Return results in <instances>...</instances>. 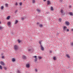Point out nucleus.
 Masks as SVG:
<instances>
[{
    "label": "nucleus",
    "instance_id": "nucleus-1",
    "mask_svg": "<svg viewBox=\"0 0 73 73\" xmlns=\"http://www.w3.org/2000/svg\"><path fill=\"white\" fill-rule=\"evenodd\" d=\"M41 42H42V40H40L39 42V43L40 44V49L41 50H42V51H43V50H44V48L42 46V44H41Z\"/></svg>",
    "mask_w": 73,
    "mask_h": 73
},
{
    "label": "nucleus",
    "instance_id": "nucleus-2",
    "mask_svg": "<svg viewBox=\"0 0 73 73\" xmlns=\"http://www.w3.org/2000/svg\"><path fill=\"white\" fill-rule=\"evenodd\" d=\"M14 49L15 50H18V46L16 45H15L14 46Z\"/></svg>",
    "mask_w": 73,
    "mask_h": 73
},
{
    "label": "nucleus",
    "instance_id": "nucleus-3",
    "mask_svg": "<svg viewBox=\"0 0 73 73\" xmlns=\"http://www.w3.org/2000/svg\"><path fill=\"white\" fill-rule=\"evenodd\" d=\"M7 25L10 28L11 27V22L10 21L8 22L7 23Z\"/></svg>",
    "mask_w": 73,
    "mask_h": 73
},
{
    "label": "nucleus",
    "instance_id": "nucleus-4",
    "mask_svg": "<svg viewBox=\"0 0 73 73\" xmlns=\"http://www.w3.org/2000/svg\"><path fill=\"white\" fill-rule=\"evenodd\" d=\"M33 58H35L34 60V61L35 62H36L37 61V56H33Z\"/></svg>",
    "mask_w": 73,
    "mask_h": 73
},
{
    "label": "nucleus",
    "instance_id": "nucleus-5",
    "mask_svg": "<svg viewBox=\"0 0 73 73\" xmlns=\"http://www.w3.org/2000/svg\"><path fill=\"white\" fill-rule=\"evenodd\" d=\"M28 51H30L31 52H33L34 51V50L32 48H29L28 49Z\"/></svg>",
    "mask_w": 73,
    "mask_h": 73
},
{
    "label": "nucleus",
    "instance_id": "nucleus-6",
    "mask_svg": "<svg viewBox=\"0 0 73 73\" xmlns=\"http://www.w3.org/2000/svg\"><path fill=\"white\" fill-rule=\"evenodd\" d=\"M66 28H67V27L66 26H64L63 28V29L64 31H66Z\"/></svg>",
    "mask_w": 73,
    "mask_h": 73
},
{
    "label": "nucleus",
    "instance_id": "nucleus-7",
    "mask_svg": "<svg viewBox=\"0 0 73 73\" xmlns=\"http://www.w3.org/2000/svg\"><path fill=\"white\" fill-rule=\"evenodd\" d=\"M26 66L27 68H29L30 67V65L29 64H26Z\"/></svg>",
    "mask_w": 73,
    "mask_h": 73
},
{
    "label": "nucleus",
    "instance_id": "nucleus-8",
    "mask_svg": "<svg viewBox=\"0 0 73 73\" xmlns=\"http://www.w3.org/2000/svg\"><path fill=\"white\" fill-rule=\"evenodd\" d=\"M65 23L67 25H69V24H70V23H69V22L68 21H66L65 22Z\"/></svg>",
    "mask_w": 73,
    "mask_h": 73
},
{
    "label": "nucleus",
    "instance_id": "nucleus-9",
    "mask_svg": "<svg viewBox=\"0 0 73 73\" xmlns=\"http://www.w3.org/2000/svg\"><path fill=\"white\" fill-rule=\"evenodd\" d=\"M0 64L1 65H3V66L4 65V63L3 61H1L0 62Z\"/></svg>",
    "mask_w": 73,
    "mask_h": 73
},
{
    "label": "nucleus",
    "instance_id": "nucleus-10",
    "mask_svg": "<svg viewBox=\"0 0 73 73\" xmlns=\"http://www.w3.org/2000/svg\"><path fill=\"white\" fill-rule=\"evenodd\" d=\"M23 58L24 60H25L27 58V57L23 55Z\"/></svg>",
    "mask_w": 73,
    "mask_h": 73
},
{
    "label": "nucleus",
    "instance_id": "nucleus-11",
    "mask_svg": "<svg viewBox=\"0 0 73 73\" xmlns=\"http://www.w3.org/2000/svg\"><path fill=\"white\" fill-rule=\"evenodd\" d=\"M47 4L48 5H50V4H51V3H50V2L49 1H48Z\"/></svg>",
    "mask_w": 73,
    "mask_h": 73
},
{
    "label": "nucleus",
    "instance_id": "nucleus-12",
    "mask_svg": "<svg viewBox=\"0 0 73 73\" xmlns=\"http://www.w3.org/2000/svg\"><path fill=\"white\" fill-rule=\"evenodd\" d=\"M69 14L70 15V16H73V13L72 12H70L69 13Z\"/></svg>",
    "mask_w": 73,
    "mask_h": 73
},
{
    "label": "nucleus",
    "instance_id": "nucleus-13",
    "mask_svg": "<svg viewBox=\"0 0 73 73\" xmlns=\"http://www.w3.org/2000/svg\"><path fill=\"white\" fill-rule=\"evenodd\" d=\"M66 56L68 57V58H70V56L69 54H66Z\"/></svg>",
    "mask_w": 73,
    "mask_h": 73
},
{
    "label": "nucleus",
    "instance_id": "nucleus-14",
    "mask_svg": "<svg viewBox=\"0 0 73 73\" xmlns=\"http://www.w3.org/2000/svg\"><path fill=\"white\" fill-rule=\"evenodd\" d=\"M18 21L17 20H16L15 21V24H17L18 23Z\"/></svg>",
    "mask_w": 73,
    "mask_h": 73
},
{
    "label": "nucleus",
    "instance_id": "nucleus-15",
    "mask_svg": "<svg viewBox=\"0 0 73 73\" xmlns=\"http://www.w3.org/2000/svg\"><path fill=\"white\" fill-rule=\"evenodd\" d=\"M12 62H15V58H13L12 59Z\"/></svg>",
    "mask_w": 73,
    "mask_h": 73
},
{
    "label": "nucleus",
    "instance_id": "nucleus-16",
    "mask_svg": "<svg viewBox=\"0 0 73 73\" xmlns=\"http://www.w3.org/2000/svg\"><path fill=\"white\" fill-rule=\"evenodd\" d=\"M32 2L33 4L35 3V0H32Z\"/></svg>",
    "mask_w": 73,
    "mask_h": 73
},
{
    "label": "nucleus",
    "instance_id": "nucleus-17",
    "mask_svg": "<svg viewBox=\"0 0 73 73\" xmlns=\"http://www.w3.org/2000/svg\"><path fill=\"white\" fill-rule=\"evenodd\" d=\"M58 21L59 22H61V21H62V19L60 18L59 19Z\"/></svg>",
    "mask_w": 73,
    "mask_h": 73
},
{
    "label": "nucleus",
    "instance_id": "nucleus-18",
    "mask_svg": "<svg viewBox=\"0 0 73 73\" xmlns=\"http://www.w3.org/2000/svg\"><path fill=\"white\" fill-rule=\"evenodd\" d=\"M50 9L51 11H54V9H53V7H51L50 8Z\"/></svg>",
    "mask_w": 73,
    "mask_h": 73
},
{
    "label": "nucleus",
    "instance_id": "nucleus-19",
    "mask_svg": "<svg viewBox=\"0 0 73 73\" xmlns=\"http://www.w3.org/2000/svg\"><path fill=\"white\" fill-rule=\"evenodd\" d=\"M36 11H37L38 12H40V11H41V10L38 9H36Z\"/></svg>",
    "mask_w": 73,
    "mask_h": 73
},
{
    "label": "nucleus",
    "instance_id": "nucleus-20",
    "mask_svg": "<svg viewBox=\"0 0 73 73\" xmlns=\"http://www.w3.org/2000/svg\"><path fill=\"white\" fill-rule=\"evenodd\" d=\"M9 19H10V16H8L7 17V20H9Z\"/></svg>",
    "mask_w": 73,
    "mask_h": 73
},
{
    "label": "nucleus",
    "instance_id": "nucleus-21",
    "mask_svg": "<svg viewBox=\"0 0 73 73\" xmlns=\"http://www.w3.org/2000/svg\"><path fill=\"white\" fill-rule=\"evenodd\" d=\"M3 8H4V6H2L1 7V10H2V9H3Z\"/></svg>",
    "mask_w": 73,
    "mask_h": 73
},
{
    "label": "nucleus",
    "instance_id": "nucleus-22",
    "mask_svg": "<svg viewBox=\"0 0 73 73\" xmlns=\"http://www.w3.org/2000/svg\"><path fill=\"white\" fill-rule=\"evenodd\" d=\"M5 5L6 7H8V4H7V3L5 4Z\"/></svg>",
    "mask_w": 73,
    "mask_h": 73
},
{
    "label": "nucleus",
    "instance_id": "nucleus-23",
    "mask_svg": "<svg viewBox=\"0 0 73 73\" xmlns=\"http://www.w3.org/2000/svg\"><path fill=\"white\" fill-rule=\"evenodd\" d=\"M3 29V27L1 26H0V30H1V29Z\"/></svg>",
    "mask_w": 73,
    "mask_h": 73
},
{
    "label": "nucleus",
    "instance_id": "nucleus-24",
    "mask_svg": "<svg viewBox=\"0 0 73 73\" xmlns=\"http://www.w3.org/2000/svg\"><path fill=\"white\" fill-rule=\"evenodd\" d=\"M38 70H37V68L35 69V71L36 72H37Z\"/></svg>",
    "mask_w": 73,
    "mask_h": 73
},
{
    "label": "nucleus",
    "instance_id": "nucleus-25",
    "mask_svg": "<svg viewBox=\"0 0 73 73\" xmlns=\"http://www.w3.org/2000/svg\"><path fill=\"white\" fill-rule=\"evenodd\" d=\"M19 5H20V6H21V5H22V2H20V3H19Z\"/></svg>",
    "mask_w": 73,
    "mask_h": 73
},
{
    "label": "nucleus",
    "instance_id": "nucleus-26",
    "mask_svg": "<svg viewBox=\"0 0 73 73\" xmlns=\"http://www.w3.org/2000/svg\"><path fill=\"white\" fill-rule=\"evenodd\" d=\"M4 68L5 70H7V67H4Z\"/></svg>",
    "mask_w": 73,
    "mask_h": 73
},
{
    "label": "nucleus",
    "instance_id": "nucleus-27",
    "mask_svg": "<svg viewBox=\"0 0 73 73\" xmlns=\"http://www.w3.org/2000/svg\"><path fill=\"white\" fill-rule=\"evenodd\" d=\"M15 5H16V6L18 5V3H17L16 2L15 3Z\"/></svg>",
    "mask_w": 73,
    "mask_h": 73
},
{
    "label": "nucleus",
    "instance_id": "nucleus-28",
    "mask_svg": "<svg viewBox=\"0 0 73 73\" xmlns=\"http://www.w3.org/2000/svg\"><path fill=\"white\" fill-rule=\"evenodd\" d=\"M17 41L19 43H20V42H21V41H20L19 40H18Z\"/></svg>",
    "mask_w": 73,
    "mask_h": 73
},
{
    "label": "nucleus",
    "instance_id": "nucleus-29",
    "mask_svg": "<svg viewBox=\"0 0 73 73\" xmlns=\"http://www.w3.org/2000/svg\"><path fill=\"white\" fill-rule=\"evenodd\" d=\"M38 57L39 59H41L42 58V57L41 56H38Z\"/></svg>",
    "mask_w": 73,
    "mask_h": 73
},
{
    "label": "nucleus",
    "instance_id": "nucleus-30",
    "mask_svg": "<svg viewBox=\"0 0 73 73\" xmlns=\"http://www.w3.org/2000/svg\"><path fill=\"white\" fill-rule=\"evenodd\" d=\"M61 13H64V11H63V10H61Z\"/></svg>",
    "mask_w": 73,
    "mask_h": 73
},
{
    "label": "nucleus",
    "instance_id": "nucleus-31",
    "mask_svg": "<svg viewBox=\"0 0 73 73\" xmlns=\"http://www.w3.org/2000/svg\"><path fill=\"white\" fill-rule=\"evenodd\" d=\"M2 69V66H1L0 65V69L1 70V69Z\"/></svg>",
    "mask_w": 73,
    "mask_h": 73
},
{
    "label": "nucleus",
    "instance_id": "nucleus-32",
    "mask_svg": "<svg viewBox=\"0 0 73 73\" xmlns=\"http://www.w3.org/2000/svg\"><path fill=\"white\" fill-rule=\"evenodd\" d=\"M39 27H42V24H40L39 25Z\"/></svg>",
    "mask_w": 73,
    "mask_h": 73
},
{
    "label": "nucleus",
    "instance_id": "nucleus-33",
    "mask_svg": "<svg viewBox=\"0 0 73 73\" xmlns=\"http://www.w3.org/2000/svg\"><path fill=\"white\" fill-rule=\"evenodd\" d=\"M1 58H2V59H3V58H4V56H2L1 57Z\"/></svg>",
    "mask_w": 73,
    "mask_h": 73
},
{
    "label": "nucleus",
    "instance_id": "nucleus-34",
    "mask_svg": "<svg viewBox=\"0 0 73 73\" xmlns=\"http://www.w3.org/2000/svg\"><path fill=\"white\" fill-rule=\"evenodd\" d=\"M17 72L19 73H21L20 71V70H17Z\"/></svg>",
    "mask_w": 73,
    "mask_h": 73
},
{
    "label": "nucleus",
    "instance_id": "nucleus-35",
    "mask_svg": "<svg viewBox=\"0 0 73 73\" xmlns=\"http://www.w3.org/2000/svg\"><path fill=\"white\" fill-rule=\"evenodd\" d=\"M17 12V10H16L15 12V13H16Z\"/></svg>",
    "mask_w": 73,
    "mask_h": 73
},
{
    "label": "nucleus",
    "instance_id": "nucleus-36",
    "mask_svg": "<svg viewBox=\"0 0 73 73\" xmlns=\"http://www.w3.org/2000/svg\"><path fill=\"white\" fill-rule=\"evenodd\" d=\"M21 19L22 20H24V19L23 17H21Z\"/></svg>",
    "mask_w": 73,
    "mask_h": 73
},
{
    "label": "nucleus",
    "instance_id": "nucleus-37",
    "mask_svg": "<svg viewBox=\"0 0 73 73\" xmlns=\"http://www.w3.org/2000/svg\"><path fill=\"white\" fill-rule=\"evenodd\" d=\"M67 32H69V29H67Z\"/></svg>",
    "mask_w": 73,
    "mask_h": 73
},
{
    "label": "nucleus",
    "instance_id": "nucleus-38",
    "mask_svg": "<svg viewBox=\"0 0 73 73\" xmlns=\"http://www.w3.org/2000/svg\"><path fill=\"white\" fill-rule=\"evenodd\" d=\"M50 53H52V50H50Z\"/></svg>",
    "mask_w": 73,
    "mask_h": 73
},
{
    "label": "nucleus",
    "instance_id": "nucleus-39",
    "mask_svg": "<svg viewBox=\"0 0 73 73\" xmlns=\"http://www.w3.org/2000/svg\"><path fill=\"white\" fill-rule=\"evenodd\" d=\"M71 45H72V46H73V42L72 43Z\"/></svg>",
    "mask_w": 73,
    "mask_h": 73
},
{
    "label": "nucleus",
    "instance_id": "nucleus-40",
    "mask_svg": "<svg viewBox=\"0 0 73 73\" xmlns=\"http://www.w3.org/2000/svg\"><path fill=\"white\" fill-rule=\"evenodd\" d=\"M62 0H60V2H62Z\"/></svg>",
    "mask_w": 73,
    "mask_h": 73
},
{
    "label": "nucleus",
    "instance_id": "nucleus-41",
    "mask_svg": "<svg viewBox=\"0 0 73 73\" xmlns=\"http://www.w3.org/2000/svg\"><path fill=\"white\" fill-rule=\"evenodd\" d=\"M53 59H54V60H55V57H54Z\"/></svg>",
    "mask_w": 73,
    "mask_h": 73
},
{
    "label": "nucleus",
    "instance_id": "nucleus-42",
    "mask_svg": "<svg viewBox=\"0 0 73 73\" xmlns=\"http://www.w3.org/2000/svg\"><path fill=\"white\" fill-rule=\"evenodd\" d=\"M69 7L70 8H71V7H72V6H69Z\"/></svg>",
    "mask_w": 73,
    "mask_h": 73
},
{
    "label": "nucleus",
    "instance_id": "nucleus-43",
    "mask_svg": "<svg viewBox=\"0 0 73 73\" xmlns=\"http://www.w3.org/2000/svg\"><path fill=\"white\" fill-rule=\"evenodd\" d=\"M46 0H43L44 1H46Z\"/></svg>",
    "mask_w": 73,
    "mask_h": 73
},
{
    "label": "nucleus",
    "instance_id": "nucleus-44",
    "mask_svg": "<svg viewBox=\"0 0 73 73\" xmlns=\"http://www.w3.org/2000/svg\"><path fill=\"white\" fill-rule=\"evenodd\" d=\"M72 31H73V29H72Z\"/></svg>",
    "mask_w": 73,
    "mask_h": 73
},
{
    "label": "nucleus",
    "instance_id": "nucleus-45",
    "mask_svg": "<svg viewBox=\"0 0 73 73\" xmlns=\"http://www.w3.org/2000/svg\"><path fill=\"white\" fill-rule=\"evenodd\" d=\"M59 34V33H57V35H58Z\"/></svg>",
    "mask_w": 73,
    "mask_h": 73
},
{
    "label": "nucleus",
    "instance_id": "nucleus-46",
    "mask_svg": "<svg viewBox=\"0 0 73 73\" xmlns=\"http://www.w3.org/2000/svg\"><path fill=\"white\" fill-rule=\"evenodd\" d=\"M3 54H1V55H3Z\"/></svg>",
    "mask_w": 73,
    "mask_h": 73
},
{
    "label": "nucleus",
    "instance_id": "nucleus-47",
    "mask_svg": "<svg viewBox=\"0 0 73 73\" xmlns=\"http://www.w3.org/2000/svg\"><path fill=\"white\" fill-rule=\"evenodd\" d=\"M56 58H55V60H56Z\"/></svg>",
    "mask_w": 73,
    "mask_h": 73
},
{
    "label": "nucleus",
    "instance_id": "nucleus-48",
    "mask_svg": "<svg viewBox=\"0 0 73 73\" xmlns=\"http://www.w3.org/2000/svg\"><path fill=\"white\" fill-rule=\"evenodd\" d=\"M25 0H24V1H25Z\"/></svg>",
    "mask_w": 73,
    "mask_h": 73
}]
</instances>
